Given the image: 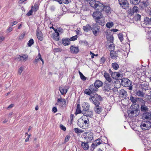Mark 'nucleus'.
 Returning a JSON list of instances; mask_svg holds the SVG:
<instances>
[{
	"mask_svg": "<svg viewBox=\"0 0 151 151\" xmlns=\"http://www.w3.org/2000/svg\"><path fill=\"white\" fill-rule=\"evenodd\" d=\"M89 4L91 7L96 10L104 11L107 13H111V9L109 5H105L99 1L91 0L90 1Z\"/></svg>",
	"mask_w": 151,
	"mask_h": 151,
	"instance_id": "1",
	"label": "nucleus"
},
{
	"mask_svg": "<svg viewBox=\"0 0 151 151\" xmlns=\"http://www.w3.org/2000/svg\"><path fill=\"white\" fill-rule=\"evenodd\" d=\"M89 100L96 106H99L100 104L99 101H101L102 99L100 95L97 94H95L93 96H90Z\"/></svg>",
	"mask_w": 151,
	"mask_h": 151,
	"instance_id": "2",
	"label": "nucleus"
},
{
	"mask_svg": "<svg viewBox=\"0 0 151 151\" xmlns=\"http://www.w3.org/2000/svg\"><path fill=\"white\" fill-rule=\"evenodd\" d=\"M122 85L125 87H129V89L131 90L132 89V82L127 78H123L121 81Z\"/></svg>",
	"mask_w": 151,
	"mask_h": 151,
	"instance_id": "3",
	"label": "nucleus"
},
{
	"mask_svg": "<svg viewBox=\"0 0 151 151\" xmlns=\"http://www.w3.org/2000/svg\"><path fill=\"white\" fill-rule=\"evenodd\" d=\"M151 122H150L143 121L141 123L140 127L142 130H148L150 128Z\"/></svg>",
	"mask_w": 151,
	"mask_h": 151,
	"instance_id": "4",
	"label": "nucleus"
},
{
	"mask_svg": "<svg viewBox=\"0 0 151 151\" xmlns=\"http://www.w3.org/2000/svg\"><path fill=\"white\" fill-rule=\"evenodd\" d=\"M119 3L122 8L127 9L129 8V2L127 0H118Z\"/></svg>",
	"mask_w": 151,
	"mask_h": 151,
	"instance_id": "5",
	"label": "nucleus"
},
{
	"mask_svg": "<svg viewBox=\"0 0 151 151\" xmlns=\"http://www.w3.org/2000/svg\"><path fill=\"white\" fill-rule=\"evenodd\" d=\"M142 119L143 120H146L147 122H151V111L143 113L142 114Z\"/></svg>",
	"mask_w": 151,
	"mask_h": 151,
	"instance_id": "6",
	"label": "nucleus"
},
{
	"mask_svg": "<svg viewBox=\"0 0 151 151\" xmlns=\"http://www.w3.org/2000/svg\"><path fill=\"white\" fill-rule=\"evenodd\" d=\"M85 134H86V136L85 137V138L88 142H90L93 140V134L92 132H89L86 133L85 132Z\"/></svg>",
	"mask_w": 151,
	"mask_h": 151,
	"instance_id": "7",
	"label": "nucleus"
},
{
	"mask_svg": "<svg viewBox=\"0 0 151 151\" xmlns=\"http://www.w3.org/2000/svg\"><path fill=\"white\" fill-rule=\"evenodd\" d=\"M109 83H107L105 81L104 83V86L103 88L104 91L106 92H109L112 89L111 85L109 84Z\"/></svg>",
	"mask_w": 151,
	"mask_h": 151,
	"instance_id": "8",
	"label": "nucleus"
},
{
	"mask_svg": "<svg viewBox=\"0 0 151 151\" xmlns=\"http://www.w3.org/2000/svg\"><path fill=\"white\" fill-rule=\"evenodd\" d=\"M95 20L96 22L98 23L99 25L101 26L104 25V21L102 14L99 17L97 18Z\"/></svg>",
	"mask_w": 151,
	"mask_h": 151,
	"instance_id": "9",
	"label": "nucleus"
},
{
	"mask_svg": "<svg viewBox=\"0 0 151 151\" xmlns=\"http://www.w3.org/2000/svg\"><path fill=\"white\" fill-rule=\"evenodd\" d=\"M138 110L136 109L135 110L132 111L130 112H128V114L129 116L131 117H135L137 116L138 115Z\"/></svg>",
	"mask_w": 151,
	"mask_h": 151,
	"instance_id": "10",
	"label": "nucleus"
},
{
	"mask_svg": "<svg viewBox=\"0 0 151 151\" xmlns=\"http://www.w3.org/2000/svg\"><path fill=\"white\" fill-rule=\"evenodd\" d=\"M58 103H60V105L62 107H65L66 106V102L65 100L64 99H62L61 97L58 98L57 100Z\"/></svg>",
	"mask_w": 151,
	"mask_h": 151,
	"instance_id": "11",
	"label": "nucleus"
},
{
	"mask_svg": "<svg viewBox=\"0 0 151 151\" xmlns=\"http://www.w3.org/2000/svg\"><path fill=\"white\" fill-rule=\"evenodd\" d=\"M36 32V35L38 39L40 41H42L43 39V37L42 32L40 30L39 28L37 29Z\"/></svg>",
	"mask_w": 151,
	"mask_h": 151,
	"instance_id": "12",
	"label": "nucleus"
},
{
	"mask_svg": "<svg viewBox=\"0 0 151 151\" xmlns=\"http://www.w3.org/2000/svg\"><path fill=\"white\" fill-rule=\"evenodd\" d=\"M70 52L76 54L79 51V48L78 47H76L74 45L71 46L70 48Z\"/></svg>",
	"mask_w": 151,
	"mask_h": 151,
	"instance_id": "13",
	"label": "nucleus"
},
{
	"mask_svg": "<svg viewBox=\"0 0 151 151\" xmlns=\"http://www.w3.org/2000/svg\"><path fill=\"white\" fill-rule=\"evenodd\" d=\"M82 113L84 115V117H92L93 114L92 111L89 110L82 111Z\"/></svg>",
	"mask_w": 151,
	"mask_h": 151,
	"instance_id": "14",
	"label": "nucleus"
},
{
	"mask_svg": "<svg viewBox=\"0 0 151 151\" xmlns=\"http://www.w3.org/2000/svg\"><path fill=\"white\" fill-rule=\"evenodd\" d=\"M40 59L41 60L42 64H44V60L41 58V55L40 53H38V56L36 57L35 60L33 61V63L35 64H37L40 60Z\"/></svg>",
	"mask_w": 151,
	"mask_h": 151,
	"instance_id": "15",
	"label": "nucleus"
},
{
	"mask_svg": "<svg viewBox=\"0 0 151 151\" xmlns=\"http://www.w3.org/2000/svg\"><path fill=\"white\" fill-rule=\"evenodd\" d=\"M98 11H96V12H94L92 16L95 18V19H96L97 18L99 17L100 16L102 15V14L101 12V11L97 10Z\"/></svg>",
	"mask_w": 151,
	"mask_h": 151,
	"instance_id": "16",
	"label": "nucleus"
},
{
	"mask_svg": "<svg viewBox=\"0 0 151 151\" xmlns=\"http://www.w3.org/2000/svg\"><path fill=\"white\" fill-rule=\"evenodd\" d=\"M104 76L106 81L108 82V83H110L112 81V79L108 73L105 72L104 73Z\"/></svg>",
	"mask_w": 151,
	"mask_h": 151,
	"instance_id": "17",
	"label": "nucleus"
},
{
	"mask_svg": "<svg viewBox=\"0 0 151 151\" xmlns=\"http://www.w3.org/2000/svg\"><path fill=\"white\" fill-rule=\"evenodd\" d=\"M81 119H83V122L84 124V126H85V129L87 128L88 126V123L89 122V120L87 118H84V117L82 116Z\"/></svg>",
	"mask_w": 151,
	"mask_h": 151,
	"instance_id": "18",
	"label": "nucleus"
},
{
	"mask_svg": "<svg viewBox=\"0 0 151 151\" xmlns=\"http://www.w3.org/2000/svg\"><path fill=\"white\" fill-rule=\"evenodd\" d=\"M135 93L137 96L142 97H143L145 95V93L143 91L140 90H137Z\"/></svg>",
	"mask_w": 151,
	"mask_h": 151,
	"instance_id": "19",
	"label": "nucleus"
},
{
	"mask_svg": "<svg viewBox=\"0 0 151 151\" xmlns=\"http://www.w3.org/2000/svg\"><path fill=\"white\" fill-rule=\"evenodd\" d=\"M140 110L141 111L143 112V113L147 112L149 111V109L147 106L145 104H142L141 106Z\"/></svg>",
	"mask_w": 151,
	"mask_h": 151,
	"instance_id": "20",
	"label": "nucleus"
},
{
	"mask_svg": "<svg viewBox=\"0 0 151 151\" xmlns=\"http://www.w3.org/2000/svg\"><path fill=\"white\" fill-rule=\"evenodd\" d=\"M119 94L121 96V97L125 98L127 96V92L123 89L121 90L119 92Z\"/></svg>",
	"mask_w": 151,
	"mask_h": 151,
	"instance_id": "21",
	"label": "nucleus"
},
{
	"mask_svg": "<svg viewBox=\"0 0 151 151\" xmlns=\"http://www.w3.org/2000/svg\"><path fill=\"white\" fill-rule=\"evenodd\" d=\"M110 51L111 57L114 59H116L118 57L117 54L114 51L111 50V49H110Z\"/></svg>",
	"mask_w": 151,
	"mask_h": 151,
	"instance_id": "22",
	"label": "nucleus"
},
{
	"mask_svg": "<svg viewBox=\"0 0 151 151\" xmlns=\"http://www.w3.org/2000/svg\"><path fill=\"white\" fill-rule=\"evenodd\" d=\"M89 89L92 92H94L98 90V88L95 85L92 84L89 87Z\"/></svg>",
	"mask_w": 151,
	"mask_h": 151,
	"instance_id": "23",
	"label": "nucleus"
},
{
	"mask_svg": "<svg viewBox=\"0 0 151 151\" xmlns=\"http://www.w3.org/2000/svg\"><path fill=\"white\" fill-rule=\"evenodd\" d=\"M59 90L62 95L65 94L67 92V90L63 86H60L59 87Z\"/></svg>",
	"mask_w": 151,
	"mask_h": 151,
	"instance_id": "24",
	"label": "nucleus"
},
{
	"mask_svg": "<svg viewBox=\"0 0 151 151\" xmlns=\"http://www.w3.org/2000/svg\"><path fill=\"white\" fill-rule=\"evenodd\" d=\"M81 146L85 150H87L89 148V145L88 142H81Z\"/></svg>",
	"mask_w": 151,
	"mask_h": 151,
	"instance_id": "25",
	"label": "nucleus"
},
{
	"mask_svg": "<svg viewBox=\"0 0 151 151\" xmlns=\"http://www.w3.org/2000/svg\"><path fill=\"white\" fill-rule=\"evenodd\" d=\"M78 125L83 129H85V126H84V124L83 122V119H79L77 123Z\"/></svg>",
	"mask_w": 151,
	"mask_h": 151,
	"instance_id": "26",
	"label": "nucleus"
},
{
	"mask_svg": "<svg viewBox=\"0 0 151 151\" xmlns=\"http://www.w3.org/2000/svg\"><path fill=\"white\" fill-rule=\"evenodd\" d=\"M28 55H19L18 59H19L20 60H24L25 61L28 58Z\"/></svg>",
	"mask_w": 151,
	"mask_h": 151,
	"instance_id": "27",
	"label": "nucleus"
},
{
	"mask_svg": "<svg viewBox=\"0 0 151 151\" xmlns=\"http://www.w3.org/2000/svg\"><path fill=\"white\" fill-rule=\"evenodd\" d=\"M59 33H52V37L55 40L58 41L59 40Z\"/></svg>",
	"mask_w": 151,
	"mask_h": 151,
	"instance_id": "28",
	"label": "nucleus"
},
{
	"mask_svg": "<svg viewBox=\"0 0 151 151\" xmlns=\"http://www.w3.org/2000/svg\"><path fill=\"white\" fill-rule=\"evenodd\" d=\"M83 29L85 31L88 32L91 30L92 28L89 24H87L83 27Z\"/></svg>",
	"mask_w": 151,
	"mask_h": 151,
	"instance_id": "29",
	"label": "nucleus"
},
{
	"mask_svg": "<svg viewBox=\"0 0 151 151\" xmlns=\"http://www.w3.org/2000/svg\"><path fill=\"white\" fill-rule=\"evenodd\" d=\"M103 83L99 80H96L94 84L98 88L99 87L102 86Z\"/></svg>",
	"mask_w": 151,
	"mask_h": 151,
	"instance_id": "30",
	"label": "nucleus"
},
{
	"mask_svg": "<svg viewBox=\"0 0 151 151\" xmlns=\"http://www.w3.org/2000/svg\"><path fill=\"white\" fill-rule=\"evenodd\" d=\"M137 98L131 95L130 96L129 99L133 104H134L136 103L137 101Z\"/></svg>",
	"mask_w": 151,
	"mask_h": 151,
	"instance_id": "31",
	"label": "nucleus"
},
{
	"mask_svg": "<svg viewBox=\"0 0 151 151\" xmlns=\"http://www.w3.org/2000/svg\"><path fill=\"white\" fill-rule=\"evenodd\" d=\"M141 86V88L142 89L146 91L148 90V86L147 84V83H144L140 85Z\"/></svg>",
	"mask_w": 151,
	"mask_h": 151,
	"instance_id": "32",
	"label": "nucleus"
},
{
	"mask_svg": "<svg viewBox=\"0 0 151 151\" xmlns=\"http://www.w3.org/2000/svg\"><path fill=\"white\" fill-rule=\"evenodd\" d=\"M94 110L96 113L99 114L101 111V108L99 106H96L94 108Z\"/></svg>",
	"mask_w": 151,
	"mask_h": 151,
	"instance_id": "33",
	"label": "nucleus"
},
{
	"mask_svg": "<svg viewBox=\"0 0 151 151\" xmlns=\"http://www.w3.org/2000/svg\"><path fill=\"white\" fill-rule=\"evenodd\" d=\"M62 42L64 45H68L70 43V40L68 39H63L62 40Z\"/></svg>",
	"mask_w": 151,
	"mask_h": 151,
	"instance_id": "34",
	"label": "nucleus"
},
{
	"mask_svg": "<svg viewBox=\"0 0 151 151\" xmlns=\"http://www.w3.org/2000/svg\"><path fill=\"white\" fill-rule=\"evenodd\" d=\"M83 108L82 111L89 110L90 105L88 103L85 104L84 105L82 106Z\"/></svg>",
	"mask_w": 151,
	"mask_h": 151,
	"instance_id": "35",
	"label": "nucleus"
},
{
	"mask_svg": "<svg viewBox=\"0 0 151 151\" xmlns=\"http://www.w3.org/2000/svg\"><path fill=\"white\" fill-rule=\"evenodd\" d=\"M82 111L81 109L80 105L79 104H78L76 107V111L75 113L77 115L78 114L81 113Z\"/></svg>",
	"mask_w": 151,
	"mask_h": 151,
	"instance_id": "36",
	"label": "nucleus"
},
{
	"mask_svg": "<svg viewBox=\"0 0 151 151\" xmlns=\"http://www.w3.org/2000/svg\"><path fill=\"white\" fill-rule=\"evenodd\" d=\"M111 66L115 70H118L119 68L118 64L116 63H112Z\"/></svg>",
	"mask_w": 151,
	"mask_h": 151,
	"instance_id": "37",
	"label": "nucleus"
},
{
	"mask_svg": "<svg viewBox=\"0 0 151 151\" xmlns=\"http://www.w3.org/2000/svg\"><path fill=\"white\" fill-rule=\"evenodd\" d=\"M131 4L134 5L138 4L140 2V0H129Z\"/></svg>",
	"mask_w": 151,
	"mask_h": 151,
	"instance_id": "38",
	"label": "nucleus"
},
{
	"mask_svg": "<svg viewBox=\"0 0 151 151\" xmlns=\"http://www.w3.org/2000/svg\"><path fill=\"white\" fill-rule=\"evenodd\" d=\"M144 22L146 24H151V18L149 19L147 17H146L144 19Z\"/></svg>",
	"mask_w": 151,
	"mask_h": 151,
	"instance_id": "39",
	"label": "nucleus"
},
{
	"mask_svg": "<svg viewBox=\"0 0 151 151\" xmlns=\"http://www.w3.org/2000/svg\"><path fill=\"white\" fill-rule=\"evenodd\" d=\"M91 29L92 30L99 31V27L97 24H95L93 26Z\"/></svg>",
	"mask_w": 151,
	"mask_h": 151,
	"instance_id": "40",
	"label": "nucleus"
},
{
	"mask_svg": "<svg viewBox=\"0 0 151 151\" xmlns=\"http://www.w3.org/2000/svg\"><path fill=\"white\" fill-rule=\"evenodd\" d=\"M38 4L37 3H35L34 6H32L31 8L34 11H36L38 9Z\"/></svg>",
	"mask_w": 151,
	"mask_h": 151,
	"instance_id": "41",
	"label": "nucleus"
},
{
	"mask_svg": "<svg viewBox=\"0 0 151 151\" xmlns=\"http://www.w3.org/2000/svg\"><path fill=\"white\" fill-rule=\"evenodd\" d=\"M74 130L75 132L77 134L81 133L84 132V131L83 130L80 129L78 128H74Z\"/></svg>",
	"mask_w": 151,
	"mask_h": 151,
	"instance_id": "42",
	"label": "nucleus"
},
{
	"mask_svg": "<svg viewBox=\"0 0 151 151\" xmlns=\"http://www.w3.org/2000/svg\"><path fill=\"white\" fill-rule=\"evenodd\" d=\"M107 39L108 41H110L111 42H113V37L111 35H109L107 36Z\"/></svg>",
	"mask_w": 151,
	"mask_h": 151,
	"instance_id": "43",
	"label": "nucleus"
},
{
	"mask_svg": "<svg viewBox=\"0 0 151 151\" xmlns=\"http://www.w3.org/2000/svg\"><path fill=\"white\" fill-rule=\"evenodd\" d=\"M84 93L88 95H91V94L92 93V92L89 89V88L88 89H86L84 91Z\"/></svg>",
	"mask_w": 151,
	"mask_h": 151,
	"instance_id": "44",
	"label": "nucleus"
},
{
	"mask_svg": "<svg viewBox=\"0 0 151 151\" xmlns=\"http://www.w3.org/2000/svg\"><path fill=\"white\" fill-rule=\"evenodd\" d=\"M113 23L112 22H108L106 24V27L107 28H110L113 25Z\"/></svg>",
	"mask_w": 151,
	"mask_h": 151,
	"instance_id": "45",
	"label": "nucleus"
},
{
	"mask_svg": "<svg viewBox=\"0 0 151 151\" xmlns=\"http://www.w3.org/2000/svg\"><path fill=\"white\" fill-rule=\"evenodd\" d=\"M109 47L110 51V49L113 51L114 50L115 47L113 42L111 43L109 45Z\"/></svg>",
	"mask_w": 151,
	"mask_h": 151,
	"instance_id": "46",
	"label": "nucleus"
},
{
	"mask_svg": "<svg viewBox=\"0 0 151 151\" xmlns=\"http://www.w3.org/2000/svg\"><path fill=\"white\" fill-rule=\"evenodd\" d=\"M79 74L80 76L81 79L83 81L86 80V78L83 75V74L80 71L79 72Z\"/></svg>",
	"mask_w": 151,
	"mask_h": 151,
	"instance_id": "47",
	"label": "nucleus"
},
{
	"mask_svg": "<svg viewBox=\"0 0 151 151\" xmlns=\"http://www.w3.org/2000/svg\"><path fill=\"white\" fill-rule=\"evenodd\" d=\"M82 8L84 11H88L89 10L88 6L86 5H83L82 6Z\"/></svg>",
	"mask_w": 151,
	"mask_h": 151,
	"instance_id": "48",
	"label": "nucleus"
},
{
	"mask_svg": "<svg viewBox=\"0 0 151 151\" xmlns=\"http://www.w3.org/2000/svg\"><path fill=\"white\" fill-rule=\"evenodd\" d=\"M118 37L121 42H122L123 40V36L122 34L121 33H120L118 35Z\"/></svg>",
	"mask_w": 151,
	"mask_h": 151,
	"instance_id": "49",
	"label": "nucleus"
},
{
	"mask_svg": "<svg viewBox=\"0 0 151 151\" xmlns=\"http://www.w3.org/2000/svg\"><path fill=\"white\" fill-rule=\"evenodd\" d=\"M137 101L142 103L143 104H145V101H144L143 99L137 97Z\"/></svg>",
	"mask_w": 151,
	"mask_h": 151,
	"instance_id": "50",
	"label": "nucleus"
},
{
	"mask_svg": "<svg viewBox=\"0 0 151 151\" xmlns=\"http://www.w3.org/2000/svg\"><path fill=\"white\" fill-rule=\"evenodd\" d=\"M78 38V36L77 35L71 37L69 39L70 41H75Z\"/></svg>",
	"mask_w": 151,
	"mask_h": 151,
	"instance_id": "51",
	"label": "nucleus"
},
{
	"mask_svg": "<svg viewBox=\"0 0 151 151\" xmlns=\"http://www.w3.org/2000/svg\"><path fill=\"white\" fill-rule=\"evenodd\" d=\"M34 43V41L33 39H30L29 41V42L27 44L29 46H31Z\"/></svg>",
	"mask_w": 151,
	"mask_h": 151,
	"instance_id": "52",
	"label": "nucleus"
},
{
	"mask_svg": "<svg viewBox=\"0 0 151 151\" xmlns=\"http://www.w3.org/2000/svg\"><path fill=\"white\" fill-rule=\"evenodd\" d=\"M111 76L112 77L115 79H117V77L116 76V73L112 72L111 74Z\"/></svg>",
	"mask_w": 151,
	"mask_h": 151,
	"instance_id": "53",
	"label": "nucleus"
},
{
	"mask_svg": "<svg viewBox=\"0 0 151 151\" xmlns=\"http://www.w3.org/2000/svg\"><path fill=\"white\" fill-rule=\"evenodd\" d=\"M141 16L139 14H137L135 16V18L137 21L140 20Z\"/></svg>",
	"mask_w": 151,
	"mask_h": 151,
	"instance_id": "54",
	"label": "nucleus"
},
{
	"mask_svg": "<svg viewBox=\"0 0 151 151\" xmlns=\"http://www.w3.org/2000/svg\"><path fill=\"white\" fill-rule=\"evenodd\" d=\"M62 1V3L67 4L71 1V0H61Z\"/></svg>",
	"mask_w": 151,
	"mask_h": 151,
	"instance_id": "55",
	"label": "nucleus"
},
{
	"mask_svg": "<svg viewBox=\"0 0 151 151\" xmlns=\"http://www.w3.org/2000/svg\"><path fill=\"white\" fill-rule=\"evenodd\" d=\"M24 69L23 66H21L19 69L18 71V73L19 75H21V73L22 72Z\"/></svg>",
	"mask_w": 151,
	"mask_h": 151,
	"instance_id": "56",
	"label": "nucleus"
},
{
	"mask_svg": "<svg viewBox=\"0 0 151 151\" xmlns=\"http://www.w3.org/2000/svg\"><path fill=\"white\" fill-rule=\"evenodd\" d=\"M132 10L134 12L137 13L138 11V7L137 6H134L132 9Z\"/></svg>",
	"mask_w": 151,
	"mask_h": 151,
	"instance_id": "57",
	"label": "nucleus"
},
{
	"mask_svg": "<svg viewBox=\"0 0 151 151\" xmlns=\"http://www.w3.org/2000/svg\"><path fill=\"white\" fill-rule=\"evenodd\" d=\"M93 34L95 36H96L98 35V34L99 32V31L98 30H92Z\"/></svg>",
	"mask_w": 151,
	"mask_h": 151,
	"instance_id": "58",
	"label": "nucleus"
},
{
	"mask_svg": "<svg viewBox=\"0 0 151 151\" xmlns=\"http://www.w3.org/2000/svg\"><path fill=\"white\" fill-rule=\"evenodd\" d=\"M33 10L32 9L30 10L28 12L27 14V15L28 16H29L32 14Z\"/></svg>",
	"mask_w": 151,
	"mask_h": 151,
	"instance_id": "59",
	"label": "nucleus"
},
{
	"mask_svg": "<svg viewBox=\"0 0 151 151\" xmlns=\"http://www.w3.org/2000/svg\"><path fill=\"white\" fill-rule=\"evenodd\" d=\"M148 99L149 100H146V101L147 102H151V96H147V99Z\"/></svg>",
	"mask_w": 151,
	"mask_h": 151,
	"instance_id": "60",
	"label": "nucleus"
},
{
	"mask_svg": "<svg viewBox=\"0 0 151 151\" xmlns=\"http://www.w3.org/2000/svg\"><path fill=\"white\" fill-rule=\"evenodd\" d=\"M81 43L82 44L84 45H85L87 46L88 45V43L86 40L82 41L81 42Z\"/></svg>",
	"mask_w": 151,
	"mask_h": 151,
	"instance_id": "61",
	"label": "nucleus"
},
{
	"mask_svg": "<svg viewBox=\"0 0 151 151\" xmlns=\"http://www.w3.org/2000/svg\"><path fill=\"white\" fill-rule=\"evenodd\" d=\"M53 51L55 52H60L61 49L60 48H55L53 49Z\"/></svg>",
	"mask_w": 151,
	"mask_h": 151,
	"instance_id": "62",
	"label": "nucleus"
},
{
	"mask_svg": "<svg viewBox=\"0 0 151 151\" xmlns=\"http://www.w3.org/2000/svg\"><path fill=\"white\" fill-rule=\"evenodd\" d=\"M25 35V33H22L19 37V39L20 40L22 39L24 37Z\"/></svg>",
	"mask_w": 151,
	"mask_h": 151,
	"instance_id": "63",
	"label": "nucleus"
},
{
	"mask_svg": "<svg viewBox=\"0 0 151 151\" xmlns=\"http://www.w3.org/2000/svg\"><path fill=\"white\" fill-rule=\"evenodd\" d=\"M100 139H99L97 140H96L95 141V142L98 145H99L101 144V142L100 141Z\"/></svg>",
	"mask_w": 151,
	"mask_h": 151,
	"instance_id": "64",
	"label": "nucleus"
}]
</instances>
